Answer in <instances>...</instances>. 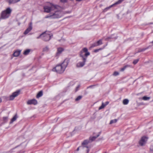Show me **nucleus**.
<instances>
[{"label": "nucleus", "mask_w": 153, "mask_h": 153, "mask_svg": "<svg viewBox=\"0 0 153 153\" xmlns=\"http://www.w3.org/2000/svg\"><path fill=\"white\" fill-rule=\"evenodd\" d=\"M69 63V60L68 59H65L61 64L57 65L55 68H53L52 71H55L58 73H62L65 70Z\"/></svg>", "instance_id": "obj_1"}, {"label": "nucleus", "mask_w": 153, "mask_h": 153, "mask_svg": "<svg viewBox=\"0 0 153 153\" xmlns=\"http://www.w3.org/2000/svg\"><path fill=\"white\" fill-rule=\"evenodd\" d=\"M71 12V11H65L62 10H56L51 14V16L52 18H59L62 17L65 14L69 13Z\"/></svg>", "instance_id": "obj_2"}, {"label": "nucleus", "mask_w": 153, "mask_h": 153, "mask_svg": "<svg viewBox=\"0 0 153 153\" xmlns=\"http://www.w3.org/2000/svg\"><path fill=\"white\" fill-rule=\"evenodd\" d=\"M58 7L59 6L57 5H54L50 2H48L47 4L44 7V12L47 13H49Z\"/></svg>", "instance_id": "obj_3"}, {"label": "nucleus", "mask_w": 153, "mask_h": 153, "mask_svg": "<svg viewBox=\"0 0 153 153\" xmlns=\"http://www.w3.org/2000/svg\"><path fill=\"white\" fill-rule=\"evenodd\" d=\"M12 10L10 8H7L6 10L3 11L1 14V18L5 19L8 18L10 15Z\"/></svg>", "instance_id": "obj_4"}, {"label": "nucleus", "mask_w": 153, "mask_h": 153, "mask_svg": "<svg viewBox=\"0 0 153 153\" xmlns=\"http://www.w3.org/2000/svg\"><path fill=\"white\" fill-rule=\"evenodd\" d=\"M90 54V53L88 52V49L85 48L80 52V56L82 57V59H83V58L87 59V57Z\"/></svg>", "instance_id": "obj_5"}, {"label": "nucleus", "mask_w": 153, "mask_h": 153, "mask_svg": "<svg viewBox=\"0 0 153 153\" xmlns=\"http://www.w3.org/2000/svg\"><path fill=\"white\" fill-rule=\"evenodd\" d=\"M42 39L45 41H48L52 37L53 35L52 34H50L49 33L46 31L43 33Z\"/></svg>", "instance_id": "obj_6"}, {"label": "nucleus", "mask_w": 153, "mask_h": 153, "mask_svg": "<svg viewBox=\"0 0 153 153\" xmlns=\"http://www.w3.org/2000/svg\"><path fill=\"white\" fill-rule=\"evenodd\" d=\"M20 91L19 90L13 93L10 97V100H12L14 98L19 95L20 93Z\"/></svg>", "instance_id": "obj_7"}, {"label": "nucleus", "mask_w": 153, "mask_h": 153, "mask_svg": "<svg viewBox=\"0 0 153 153\" xmlns=\"http://www.w3.org/2000/svg\"><path fill=\"white\" fill-rule=\"evenodd\" d=\"M147 139L148 138L146 137L143 136L142 137L139 142L140 145L141 146L144 145L146 143Z\"/></svg>", "instance_id": "obj_8"}, {"label": "nucleus", "mask_w": 153, "mask_h": 153, "mask_svg": "<svg viewBox=\"0 0 153 153\" xmlns=\"http://www.w3.org/2000/svg\"><path fill=\"white\" fill-rule=\"evenodd\" d=\"M90 142L89 140H85L82 143V147L83 148L84 147H87V152L86 153H88L89 151V149H88V147L86 146V145H87Z\"/></svg>", "instance_id": "obj_9"}, {"label": "nucleus", "mask_w": 153, "mask_h": 153, "mask_svg": "<svg viewBox=\"0 0 153 153\" xmlns=\"http://www.w3.org/2000/svg\"><path fill=\"white\" fill-rule=\"evenodd\" d=\"M82 59L83 60L82 62H79L77 64L76 66L77 67L79 68L82 67L85 65L86 59L85 58H83V59Z\"/></svg>", "instance_id": "obj_10"}, {"label": "nucleus", "mask_w": 153, "mask_h": 153, "mask_svg": "<svg viewBox=\"0 0 153 153\" xmlns=\"http://www.w3.org/2000/svg\"><path fill=\"white\" fill-rule=\"evenodd\" d=\"M37 101L34 99L29 100L27 102V103L28 105L33 104L36 105L37 104Z\"/></svg>", "instance_id": "obj_11"}, {"label": "nucleus", "mask_w": 153, "mask_h": 153, "mask_svg": "<svg viewBox=\"0 0 153 153\" xmlns=\"http://www.w3.org/2000/svg\"><path fill=\"white\" fill-rule=\"evenodd\" d=\"M32 27L31 25V24L30 23V25L29 26V27L24 32V34H27L29 33L32 29Z\"/></svg>", "instance_id": "obj_12"}, {"label": "nucleus", "mask_w": 153, "mask_h": 153, "mask_svg": "<svg viewBox=\"0 0 153 153\" xmlns=\"http://www.w3.org/2000/svg\"><path fill=\"white\" fill-rule=\"evenodd\" d=\"M100 133L101 132H100L99 133V134L96 137L94 136L92 137H90L89 138V140L90 141H91V142L94 141L96 139V138H97L100 136Z\"/></svg>", "instance_id": "obj_13"}, {"label": "nucleus", "mask_w": 153, "mask_h": 153, "mask_svg": "<svg viewBox=\"0 0 153 153\" xmlns=\"http://www.w3.org/2000/svg\"><path fill=\"white\" fill-rule=\"evenodd\" d=\"M9 4H13L19 1L20 0H7Z\"/></svg>", "instance_id": "obj_14"}, {"label": "nucleus", "mask_w": 153, "mask_h": 153, "mask_svg": "<svg viewBox=\"0 0 153 153\" xmlns=\"http://www.w3.org/2000/svg\"><path fill=\"white\" fill-rule=\"evenodd\" d=\"M20 51H16L13 53V55L14 56H18L20 54Z\"/></svg>", "instance_id": "obj_15"}, {"label": "nucleus", "mask_w": 153, "mask_h": 153, "mask_svg": "<svg viewBox=\"0 0 153 153\" xmlns=\"http://www.w3.org/2000/svg\"><path fill=\"white\" fill-rule=\"evenodd\" d=\"M64 50L63 48H59L57 49V55H58L60 54Z\"/></svg>", "instance_id": "obj_16"}, {"label": "nucleus", "mask_w": 153, "mask_h": 153, "mask_svg": "<svg viewBox=\"0 0 153 153\" xmlns=\"http://www.w3.org/2000/svg\"><path fill=\"white\" fill-rule=\"evenodd\" d=\"M17 118V116L16 114L11 119V120L10 122V124L12 123L14 121H15Z\"/></svg>", "instance_id": "obj_17"}, {"label": "nucleus", "mask_w": 153, "mask_h": 153, "mask_svg": "<svg viewBox=\"0 0 153 153\" xmlns=\"http://www.w3.org/2000/svg\"><path fill=\"white\" fill-rule=\"evenodd\" d=\"M43 95V92L42 91H40L36 95V98H38L39 97L42 96Z\"/></svg>", "instance_id": "obj_18"}, {"label": "nucleus", "mask_w": 153, "mask_h": 153, "mask_svg": "<svg viewBox=\"0 0 153 153\" xmlns=\"http://www.w3.org/2000/svg\"><path fill=\"white\" fill-rule=\"evenodd\" d=\"M147 48H143L142 49L139 48L138 49V51L136 53H139L143 51L146 50V49H147Z\"/></svg>", "instance_id": "obj_19"}, {"label": "nucleus", "mask_w": 153, "mask_h": 153, "mask_svg": "<svg viewBox=\"0 0 153 153\" xmlns=\"http://www.w3.org/2000/svg\"><path fill=\"white\" fill-rule=\"evenodd\" d=\"M129 102V100L127 99H124L123 101V104L124 105H127Z\"/></svg>", "instance_id": "obj_20"}, {"label": "nucleus", "mask_w": 153, "mask_h": 153, "mask_svg": "<svg viewBox=\"0 0 153 153\" xmlns=\"http://www.w3.org/2000/svg\"><path fill=\"white\" fill-rule=\"evenodd\" d=\"M30 51V49H27L25 51L23 54L25 55H27L29 54Z\"/></svg>", "instance_id": "obj_21"}, {"label": "nucleus", "mask_w": 153, "mask_h": 153, "mask_svg": "<svg viewBox=\"0 0 153 153\" xmlns=\"http://www.w3.org/2000/svg\"><path fill=\"white\" fill-rule=\"evenodd\" d=\"M49 50V48L48 46H46L45 48H43V52H47Z\"/></svg>", "instance_id": "obj_22"}, {"label": "nucleus", "mask_w": 153, "mask_h": 153, "mask_svg": "<svg viewBox=\"0 0 153 153\" xmlns=\"http://www.w3.org/2000/svg\"><path fill=\"white\" fill-rule=\"evenodd\" d=\"M82 98V96H79L77 97L75 99V100L76 101H77L80 100Z\"/></svg>", "instance_id": "obj_23"}, {"label": "nucleus", "mask_w": 153, "mask_h": 153, "mask_svg": "<svg viewBox=\"0 0 153 153\" xmlns=\"http://www.w3.org/2000/svg\"><path fill=\"white\" fill-rule=\"evenodd\" d=\"M117 120L116 119H114L113 120H111L109 124H112V123H115L117 122Z\"/></svg>", "instance_id": "obj_24"}, {"label": "nucleus", "mask_w": 153, "mask_h": 153, "mask_svg": "<svg viewBox=\"0 0 153 153\" xmlns=\"http://www.w3.org/2000/svg\"><path fill=\"white\" fill-rule=\"evenodd\" d=\"M106 106L105 104L103 102L102 103V105L99 108V110H100L104 108V107Z\"/></svg>", "instance_id": "obj_25"}, {"label": "nucleus", "mask_w": 153, "mask_h": 153, "mask_svg": "<svg viewBox=\"0 0 153 153\" xmlns=\"http://www.w3.org/2000/svg\"><path fill=\"white\" fill-rule=\"evenodd\" d=\"M143 99L145 100H149L150 99V97L144 96L143 97Z\"/></svg>", "instance_id": "obj_26"}, {"label": "nucleus", "mask_w": 153, "mask_h": 153, "mask_svg": "<svg viewBox=\"0 0 153 153\" xmlns=\"http://www.w3.org/2000/svg\"><path fill=\"white\" fill-rule=\"evenodd\" d=\"M98 46L101 45L102 44V40L101 39L99 40L97 42Z\"/></svg>", "instance_id": "obj_27"}, {"label": "nucleus", "mask_w": 153, "mask_h": 153, "mask_svg": "<svg viewBox=\"0 0 153 153\" xmlns=\"http://www.w3.org/2000/svg\"><path fill=\"white\" fill-rule=\"evenodd\" d=\"M128 66L127 65L124 66L123 68H121L120 69V71H123L126 69V68Z\"/></svg>", "instance_id": "obj_28"}, {"label": "nucleus", "mask_w": 153, "mask_h": 153, "mask_svg": "<svg viewBox=\"0 0 153 153\" xmlns=\"http://www.w3.org/2000/svg\"><path fill=\"white\" fill-rule=\"evenodd\" d=\"M139 60V59H135V60H134V61H133V64L134 65L136 64L138 62Z\"/></svg>", "instance_id": "obj_29"}, {"label": "nucleus", "mask_w": 153, "mask_h": 153, "mask_svg": "<svg viewBox=\"0 0 153 153\" xmlns=\"http://www.w3.org/2000/svg\"><path fill=\"white\" fill-rule=\"evenodd\" d=\"M98 46V45H97V43H94L91 46V48H93L95 46Z\"/></svg>", "instance_id": "obj_30"}, {"label": "nucleus", "mask_w": 153, "mask_h": 153, "mask_svg": "<svg viewBox=\"0 0 153 153\" xmlns=\"http://www.w3.org/2000/svg\"><path fill=\"white\" fill-rule=\"evenodd\" d=\"M119 74V73L117 71H115L113 73V75L114 76H117Z\"/></svg>", "instance_id": "obj_31"}, {"label": "nucleus", "mask_w": 153, "mask_h": 153, "mask_svg": "<svg viewBox=\"0 0 153 153\" xmlns=\"http://www.w3.org/2000/svg\"><path fill=\"white\" fill-rule=\"evenodd\" d=\"M43 33H42V34H41L39 36H38L37 37V39H39L40 38H41L42 39V36H43Z\"/></svg>", "instance_id": "obj_32"}, {"label": "nucleus", "mask_w": 153, "mask_h": 153, "mask_svg": "<svg viewBox=\"0 0 153 153\" xmlns=\"http://www.w3.org/2000/svg\"><path fill=\"white\" fill-rule=\"evenodd\" d=\"M51 16V14L49 16H47L45 17V18H50L51 19H52V17Z\"/></svg>", "instance_id": "obj_33"}, {"label": "nucleus", "mask_w": 153, "mask_h": 153, "mask_svg": "<svg viewBox=\"0 0 153 153\" xmlns=\"http://www.w3.org/2000/svg\"><path fill=\"white\" fill-rule=\"evenodd\" d=\"M80 87V85H78L76 87V91H77L78 90L79 88Z\"/></svg>", "instance_id": "obj_34"}, {"label": "nucleus", "mask_w": 153, "mask_h": 153, "mask_svg": "<svg viewBox=\"0 0 153 153\" xmlns=\"http://www.w3.org/2000/svg\"><path fill=\"white\" fill-rule=\"evenodd\" d=\"M8 119L7 117H3V119L4 121H6Z\"/></svg>", "instance_id": "obj_35"}, {"label": "nucleus", "mask_w": 153, "mask_h": 153, "mask_svg": "<svg viewBox=\"0 0 153 153\" xmlns=\"http://www.w3.org/2000/svg\"><path fill=\"white\" fill-rule=\"evenodd\" d=\"M60 1L62 3H65L67 1V0H60Z\"/></svg>", "instance_id": "obj_36"}, {"label": "nucleus", "mask_w": 153, "mask_h": 153, "mask_svg": "<svg viewBox=\"0 0 153 153\" xmlns=\"http://www.w3.org/2000/svg\"><path fill=\"white\" fill-rule=\"evenodd\" d=\"M101 49H96V50H94V52H98V51H99V50H101Z\"/></svg>", "instance_id": "obj_37"}, {"label": "nucleus", "mask_w": 153, "mask_h": 153, "mask_svg": "<svg viewBox=\"0 0 153 153\" xmlns=\"http://www.w3.org/2000/svg\"><path fill=\"white\" fill-rule=\"evenodd\" d=\"M59 42H61V41L64 42L65 41V40L64 39H62L60 40H59Z\"/></svg>", "instance_id": "obj_38"}, {"label": "nucleus", "mask_w": 153, "mask_h": 153, "mask_svg": "<svg viewBox=\"0 0 153 153\" xmlns=\"http://www.w3.org/2000/svg\"><path fill=\"white\" fill-rule=\"evenodd\" d=\"M109 102L108 101L106 102L105 103V105L106 106L107 105H108L109 103Z\"/></svg>", "instance_id": "obj_39"}, {"label": "nucleus", "mask_w": 153, "mask_h": 153, "mask_svg": "<svg viewBox=\"0 0 153 153\" xmlns=\"http://www.w3.org/2000/svg\"><path fill=\"white\" fill-rule=\"evenodd\" d=\"M80 147H82V146L78 147L77 148V149H76V150H77V151H78L79 150V148H80Z\"/></svg>", "instance_id": "obj_40"}, {"label": "nucleus", "mask_w": 153, "mask_h": 153, "mask_svg": "<svg viewBox=\"0 0 153 153\" xmlns=\"http://www.w3.org/2000/svg\"><path fill=\"white\" fill-rule=\"evenodd\" d=\"M2 100L1 98H0V103L2 102Z\"/></svg>", "instance_id": "obj_41"}, {"label": "nucleus", "mask_w": 153, "mask_h": 153, "mask_svg": "<svg viewBox=\"0 0 153 153\" xmlns=\"http://www.w3.org/2000/svg\"><path fill=\"white\" fill-rule=\"evenodd\" d=\"M77 1H82V0H76Z\"/></svg>", "instance_id": "obj_42"}, {"label": "nucleus", "mask_w": 153, "mask_h": 153, "mask_svg": "<svg viewBox=\"0 0 153 153\" xmlns=\"http://www.w3.org/2000/svg\"><path fill=\"white\" fill-rule=\"evenodd\" d=\"M19 153H24V152H22Z\"/></svg>", "instance_id": "obj_43"}, {"label": "nucleus", "mask_w": 153, "mask_h": 153, "mask_svg": "<svg viewBox=\"0 0 153 153\" xmlns=\"http://www.w3.org/2000/svg\"><path fill=\"white\" fill-rule=\"evenodd\" d=\"M92 86V85L90 86L89 87H91Z\"/></svg>", "instance_id": "obj_44"}, {"label": "nucleus", "mask_w": 153, "mask_h": 153, "mask_svg": "<svg viewBox=\"0 0 153 153\" xmlns=\"http://www.w3.org/2000/svg\"><path fill=\"white\" fill-rule=\"evenodd\" d=\"M152 43H153V41H152Z\"/></svg>", "instance_id": "obj_45"}]
</instances>
